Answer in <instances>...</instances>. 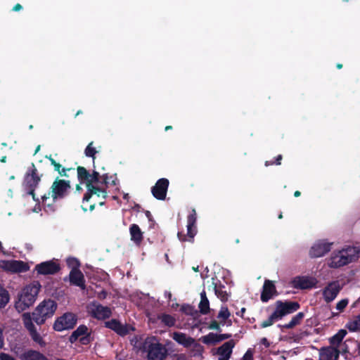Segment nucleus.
I'll return each instance as SVG.
<instances>
[{
  "label": "nucleus",
  "instance_id": "obj_1",
  "mask_svg": "<svg viewBox=\"0 0 360 360\" xmlns=\"http://www.w3.org/2000/svg\"><path fill=\"white\" fill-rule=\"evenodd\" d=\"M78 178L83 181L87 188V192L83 198L82 207L84 211H87L85 203L93 196L102 197L105 198L106 196V185L107 176H101L98 172H94L90 174L87 170L83 167H77Z\"/></svg>",
  "mask_w": 360,
  "mask_h": 360
},
{
  "label": "nucleus",
  "instance_id": "obj_2",
  "mask_svg": "<svg viewBox=\"0 0 360 360\" xmlns=\"http://www.w3.org/2000/svg\"><path fill=\"white\" fill-rule=\"evenodd\" d=\"M131 344L138 351L146 352L148 360H165L167 356L166 347L153 336L146 338L141 335L134 336Z\"/></svg>",
  "mask_w": 360,
  "mask_h": 360
},
{
  "label": "nucleus",
  "instance_id": "obj_3",
  "mask_svg": "<svg viewBox=\"0 0 360 360\" xmlns=\"http://www.w3.org/2000/svg\"><path fill=\"white\" fill-rule=\"evenodd\" d=\"M359 248L353 246H348L334 251L328 259V265L334 269L342 267L356 260L359 257Z\"/></svg>",
  "mask_w": 360,
  "mask_h": 360
},
{
  "label": "nucleus",
  "instance_id": "obj_4",
  "mask_svg": "<svg viewBox=\"0 0 360 360\" xmlns=\"http://www.w3.org/2000/svg\"><path fill=\"white\" fill-rule=\"evenodd\" d=\"M41 289L38 281H34L24 287L18 295V300L15 303V308L21 311L32 306L36 301Z\"/></svg>",
  "mask_w": 360,
  "mask_h": 360
},
{
  "label": "nucleus",
  "instance_id": "obj_5",
  "mask_svg": "<svg viewBox=\"0 0 360 360\" xmlns=\"http://www.w3.org/2000/svg\"><path fill=\"white\" fill-rule=\"evenodd\" d=\"M57 309V304L52 300L41 302L33 312L34 321L38 324H43L46 319L53 316Z\"/></svg>",
  "mask_w": 360,
  "mask_h": 360
},
{
  "label": "nucleus",
  "instance_id": "obj_6",
  "mask_svg": "<svg viewBox=\"0 0 360 360\" xmlns=\"http://www.w3.org/2000/svg\"><path fill=\"white\" fill-rule=\"evenodd\" d=\"M275 305L276 308L273 314L278 320L296 311L300 308V304L296 302L277 301Z\"/></svg>",
  "mask_w": 360,
  "mask_h": 360
},
{
  "label": "nucleus",
  "instance_id": "obj_7",
  "mask_svg": "<svg viewBox=\"0 0 360 360\" xmlns=\"http://www.w3.org/2000/svg\"><path fill=\"white\" fill-rule=\"evenodd\" d=\"M87 311L91 316L99 320L109 318L112 314L110 308L103 306L96 302H91L88 304Z\"/></svg>",
  "mask_w": 360,
  "mask_h": 360
},
{
  "label": "nucleus",
  "instance_id": "obj_8",
  "mask_svg": "<svg viewBox=\"0 0 360 360\" xmlns=\"http://www.w3.org/2000/svg\"><path fill=\"white\" fill-rule=\"evenodd\" d=\"M40 178L37 174V169L32 165V169L30 172L27 173L25 177L24 186L27 191V195H32L34 200L37 201L35 199L34 191L39 184Z\"/></svg>",
  "mask_w": 360,
  "mask_h": 360
},
{
  "label": "nucleus",
  "instance_id": "obj_9",
  "mask_svg": "<svg viewBox=\"0 0 360 360\" xmlns=\"http://www.w3.org/2000/svg\"><path fill=\"white\" fill-rule=\"evenodd\" d=\"M77 323V317L74 314L65 313L54 323L53 328L57 331H63L72 328Z\"/></svg>",
  "mask_w": 360,
  "mask_h": 360
},
{
  "label": "nucleus",
  "instance_id": "obj_10",
  "mask_svg": "<svg viewBox=\"0 0 360 360\" xmlns=\"http://www.w3.org/2000/svg\"><path fill=\"white\" fill-rule=\"evenodd\" d=\"M0 268L11 273H22L29 269V266L18 260H0Z\"/></svg>",
  "mask_w": 360,
  "mask_h": 360
},
{
  "label": "nucleus",
  "instance_id": "obj_11",
  "mask_svg": "<svg viewBox=\"0 0 360 360\" xmlns=\"http://www.w3.org/2000/svg\"><path fill=\"white\" fill-rule=\"evenodd\" d=\"M342 290V285L338 281H334L328 283L323 289V297L326 302H333Z\"/></svg>",
  "mask_w": 360,
  "mask_h": 360
},
{
  "label": "nucleus",
  "instance_id": "obj_12",
  "mask_svg": "<svg viewBox=\"0 0 360 360\" xmlns=\"http://www.w3.org/2000/svg\"><path fill=\"white\" fill-rule=\"evenodd\" d=\"M69 188L70 185L67 181L61 179L56 180L51 186V191L49 195H51L53 200L55 201L58 198H63Z\"/></svg>",
  "mask_w": 360,
  "mask_h": 360
},
{
  "label": "nucleus",
  "instance_id": "obj_13",
  "mask_svg": "<svg viewBox=\"0 0 360 360\" xmlns=\"http://www.w3.org/2000/svg\"><path fill=\"white\" fill-rule=\"evenodd\" d=\"M105 326L112 330L121 336H124L134 330L132 326L127 324H122L120 321L114 319L108 321H105Z\"/></svg>",
  "mask_w": 360,
  "mask_h": 360
},
{
  "label": "nucleus",
  "instance_id": "obj_14",
  "mask_svg": "<svg viewBox=\"0 0 360 360\" xmlns=\"http://www.w3.org/2000/svg\"><path fill=\"white\" fill-rule=\"evenodd\" d=\"M347 335L345 330H340L335 335L331 337L329 340L330 347H335L336 350H340L342 354L347 352V347L343 339Z\"/></svg>",
  "mask_w": 360,
  "mask_h": 360
},
{
  "label": "nucleus",
  "instance_id": "obj_15",
  "mask_svg": "<svg viewBox=\"0 0 360 360\" xmlns=\"http://www.w3.org/2000/svg\"><path fill=\"white\" fill-rule=\"evenodd\" d=\"M331 244L323 240L316 242L309 250V256L312 258L321 257L328 253Z\"/></svg>",
  "mask_w": 360,
  "mask_h": 360
},
{
  "label": "nucleus",
  "instance_id": "obj_16",
  "mask_svg": "<svg viewBox=\"0 0 360 360\" xmlns=\"http://www.w3.org/2000/svg\"><path fill=\"white\" fill-rule=\"evenodd\" d=\"M235 345L236 343L233 340L226 342L218 347L213 354L218 355V360H229Z\"/></svg>",
  "mask_w": 360,
  "mask_h": 360
},
{
  "label": "nucleus",
  "instance_id": "obj_17",
  "mask_svg": "<svg viewBox=\"0 0 360 360\" xmlns=\"http://www.w3.org/2000/svg\"><path fill=\"white\" fill-rule=\"evenodd\" d=\"M169 181L167 179H159L152 188L153 196L158 200H164L166 197Z\"/></svg>",
  "mask_w": 360,
  "mask_h": 360
},
{
  "label": "nucleus",
  "instance_id": "obj_18",
  "mask_svg": "<svg viewBox=\"0 0 360 360\" xmlns=\"http://www.w3.org/2000/svg\"><path fill=\"white\" fill-rule=\"evenodd\" d=\"M59 265L53 261L41 262L35 266V270L38 274L43 275L54 274L59 270Z\"/></svg>",
  "mask_w": 360,
  "mask_h": 360
},
{
  "label": "nucleus",
  "instance_id": "obj_19",
  "mask_svg": "<svg viewBox=\"0 0 360 360\" xmlns=\"http://www.w3.org/2000/svg\"><path fill=\"white\" fill-rule=\"evenodd\" d=\"M294 286L301 289H308L314 287L317 281L314 277L299 276L293 281Z\"/></svg>",
  "mask_w": 360,
  "mask_h": 360
},
{
  "label": "nucleus",
  "instance_id": "obj_20",
  "mask_svg": "<svg viewBox=\"0 0 360 360\" xmlns=\"http://www.w3.org/2000/svg\"><path fill=\"white\" fill-rule=\"evenodd\" d=\"M340 353L335 347H323L319 350V360H338Z\"/></svg>",
  "mask_w": 360,
  "mask_h": 360
},
{
  "label": "nucleus",
  "instance_id": "obj_21",
  "mask_svg": "<svg viewBox=\"0 0 360 360\" xmlns=\"http://www.w3.org/2000/svg\"><path fill=\"white\" fill-rule=\"evenodd\" d=\"M88 335V328L84 325H81L72 333L70 337V341L71 342H75L77 340H79L81 342L85 343V341L87 340Z\"/></svg>",
  "mask_w": 360,
  "mask_h": 360
},
{
  "label": "nucleus",
  "instance_id": "obj_22",
  "mask_svg": "<svg viewBox=\"0 0 360 360\" xmlns=\"http://www.w3.org/2000/svg\"><path fill=\"white\" fill-rule=\"evenodd\" d=\"M276 294V288L272 281L266 280L263 286V291L261 295L262 302L269 301Z\"/></svg>",
  "mask_w": 360,
  "mask_h": 360
},
{
  "label": "nucleus",
  "instance_id": "obj_23",
  "mask_svg": "<svg viewBox=\"0 0 360 360\" xmlns=\"http://www.w3.org/2000/svg\"><path fill=\"white\" fill-rule=\"evenodd\" d=\"M172 337L179 345H181L185 347H190L191 345L193 344L195 340L186 334L181 332L173 333Z\"/></svg>",
  "mask_w": 360,
  "mask_h": 360
},
{
  "label": "nucleus",
  "instance_id": "obj_24",
  "mask_svg": "<svg viewBox=\"0 0 360 360\" xmlns=\"http://www.w3.org/2000/svg\"><path fill=\"white\" fill-rule=\"evenodd\" d=\"M196 212L193 209L191 213L188 216L187 218V235L191 238H193L196 234Z\"/></svg>",
  "mask_w": 360,
  "mask_h": 360
},
{
  "label": "nucleus",
  "instance_id": "obj_25",
  "mask_svg": "<svg viewBox=\"0 0 360 360\" xmlns=\"http://www.w3.org/2000/svg\"><path fill=\"white\" fill-rule=\"evenodd\" d=\"M212 285L215 292V295L221 300L226 301L229 294L225 289L224 285H221L217 279L212 278Z\"/></svg>",
  "mask_w": 360,
  "mask_h": 360
},
{
  "label": "nucleus",
  "instance_id": "obj_26",
  "mask_svg": "<svg viewBox=\"0 0 360 360\" xmlns=\"http://www.w3.org/2000/svg\"><path fill=\"white\" fill-rule=\"evenodd\" d=\"M70 282L82 288H84V278L83 274L79 269H72L70 273Z\"/></svg>",
  "mask_w": 360,
  "mask_h": 360
},
{
  "label": "nucleus",
  "instance_id": "obj_27",
  "mask_svg": "<svg viewBox=\"0 0 360 360\" xmlns=\"http://www.w3.org/2000/svg\"><path fill=\"white\" fill-rule=\"evenodd\" d=\"M131 240L140 245L143 240V232L137 224H133L129 227Z\"/></svg>",
  "mask_w": 360,
  "mask_h": 360
},
{
  "label": "nucleus",
  "instance_id": "obj_28",
  "mask_svg": "<svg viewBox=\"0 0 360 360\" xmlns=\"http://www.w3.org/2000/svg\"><path fill=\"white\" fill-rule=\"evenodd\" d=\"M21 360H47L46 358L37 351L29 350L20 356Z\"/></svg>",
  "mask_w": 360,
  "mask_h": 360
},
{
  "label": "nucleus",
  "instance_id": "obj_29",
  "mask_svg": "<svg viewBox=\"0 0 360 360\" xmlns=\"http://www.w3.org/2000/svg\"><path fill=\"white\" fill-rule=\"evenodd\" d=\"M198 307L202 314H207L210 311V302L204 290L200 293V302Z\"/></svg>",
  "mask_w": 360,
  "mask_h": 360
},
{
  "label": "nucleus",
  "instance_id": "obj_30",
  "mask_svg": "<svg viewBox=\"0 0 360 360\" xmlns=\"http://www.w3.org/2000/svg\"><path fill=\"white\" fill-rule=\"evenodd\" d=\"M190 347H191V353L193 356L198 358L202 357V354L204 352V347L202 345L196 342L194 340L193 344H192Z\"/></svg>",
  "mask_w": 360,
  "mask_h": 360
},
{
  "label": "nucleus",
  "instance_id": "obj_31",
  "mask_svg": "<svg viewBox=\"0 0 360 360\" xmlns=\"http://www.w3.org/2000/svg\"><path fill=\"white\" fill-rule=\"evenodd\" d=\"M346 327L352 332L360 330V315L350 320L347 323Z\"/></svg>",
  "mask_w": 360,
  "mask_h": 360
},
{
  "label": "nucleus",
  "instance_id": "obj_32",
  "mask_svg": "<svg viewBox=\"0 0 360 360\" xmlns=\"http://www.w3.org/2000/svg\"><path fill=\"white\" fill-rule=\"evenodd\" d=\"M230 316L231 314L228 308L226 307L223 306L221 307L219 311L217 318L219 319L220 323L222 326H224L226 324V321L230 317Z\"/></svg>",
  "mask_w": 360,
  "mask_h": 360
},
{
  "label": "nucleus",
  "instance_id": "obj_33",
  "mask_svg": "<svg viewBox=\"0 0 360 360\" xmlns=\"http://www.w3.org/2000/svg\"><path fill=\"white\" fill-rule=\"evenodd\" d=\"M303 318H304V313L299 312L298 314H297L295 316H293L292 318L291 321L288 323L284 325L283 327L285 328H292L295 326L300 324L301 321L303 319Z\"/></svg>",
  "mask_w": 360,
  "mask_h": 360
},
{
  "label": "nucleus",
  "instance_id": "obj_34",
  "mask_svg": "<svg viewBox=\"0 0 360 360\" xmlns=\"http://www.w3.org/2000/svg\"><path fill=\"white\" fill-rule=\"evenodd\" d=\"M200 340L206 345L216 344L219 342L217 334L214 333H210L209 334L201 337Z\"/></svg>",
  "mask_w": 360,
  "mask_h": 360
},
{
  "label": "nucleus",
  "instance_id": "obj_35",
  "mask_svg": "<svg viewBox=\"0 0 360 360\" xmlns=\"http://www.w3.org/2000/svg\"><path fill=\"white\" fill-rule=\"evenodd\" d=\"M32 319L34 320V319L32 318L30 314L29 313H25L22 315V321L24 325L29 331L35 328L34 324L32 323Z\"/></svg>",
  "mask_w": 360,
  "mask_h": 360
},
{
  "label": "nucleus",
  "instance_id": "obj_36",
  "mask_svg": "<svg viewBox=\"0 0 360 360\" xmlns=\"http://www.w3.org/2000/svg\"><path fill=\"white\" fill-rule=\"evenodd\" d=\"M9 301V295L7 290L0 287V307H4Z\"/></svg>",
  "mask_w": 360,
  "mask_h": 360
},
{
  "label": "nucleus",
  "instance_id": "obj_37",
  "mask_svg": "<svg viewBox=\"0 0 360 360\" xmlns=\"http://www.w3.org/2000/svg\"><path fill=\"white\" fill-rule=\"evenodd\" d=\"M159 319L167 326H172L175 323V319L169 314H162L159 316Z\"/></svg>",
  "mask_w": 360,
  "mask_h": 360
},
{
  "label": "nucleus",
  "instance_id": "obj_38",
  "mask_svg": "<svg viewBox=\"0 0 360 360\" xmlns=\"http://www.w3.org/2000/svg\"><path fill=\"white\" fill-rule=\"evenodd\" d=\"M30 332V334L32 338V340L36 342L37 343H38L39 345H40L41 346H44L45 345V342H44L42 338L41 337V335L37 333V331L36 330V329H33Z\"/></svg>",
  "mask_w": 360,
  "mask_h": 360
},
{
  "label": "nucleus",
  "instance_id": "obj_39",
  "mask_svg": "<svg viewBox=\"0 0 360 360\" xmlns=\"http://www.w3.org/2000/svg\"><path fill=\"white\" fill-rule=\"evenodd\" d=\"M46 158L50 160L51 164L54 167V169L56 171L58 172V173L60 175H64V176L65 175V169H62V170L60 171V168H61L60 164L56 162V160L51 158V156H46Z\"/></svg>",
  "mask_w": 360,
  "mask_h": 360
},
{
  "label": "nucleus",
  "instance_id": "obj_40",
  "mask_svg": "<svg viewBox=\"0 0 360 360\" xmlns=\"http://www.w3.org/2000/svg\"><path fill=\"white\" fill-rule=\"evenodd\" d=\"M46 158L50 160L51 164L54 167V169L56 171L58 172V173L60 175H64V176L65 175V169H62V170L60 171V168H61L60 164L56 162V160L51 158V156H46Z\"/></svg>",
  "mask_w": 360,
  "mask_h": 360
},
{
  "label": "nucleus",
  "instance_id": "obj_41",
  "mask_svg": "<svg viewBox=\"0 0 360 360\" xmlns=\"http://www.w3.org/2000/svg\"><path fill=\"white\" fill-rule=\"evenodd\" d=\"M46 158L50 160L51 164L54 167V169L56 171L58 172V173L60 175H64V176L65 175V169H62V170L60 171V168H61L60 164L56 162V160L51 158V156H46Z\"/></svg>",
  "mask_w": 360,
  "mask_h": 360
},
{
  "label": "nucleus",
  "instance_id": "obj_42",
  "mask_svg": "<svg viewBox=\"0 0 360 360\" xmlns=\"http://www.w3.org/2000/svg\"><path fill=\"white\" fill-rule=\"evenodd\" d=\"M278 321V319L275 317L274 314H272L269 317L267 320H265L262 322L261 327L266 328L271 326L275 321Z\"/></svg>",
  "mask_w": 360,
  "mask_h": 360
},
{
  "label": "nucleus",
  "instance_id": "obj_43",
  "mask_svg": "<svg viewBox=\"0 0 360 360\" xmlns=\"http://www.w3.org/2000/svg\"><path fill=\"white\" fill-rule=\"evenodd\" d=\"M97 153L96 148L93 147V143H90L85 149V155L88 157L94 158L95 154Z\"/></svg>",
  "mask_w": 360,
  "mask_h": 360
},
{
  "label": "nucleus",
  "instance_id": "obj_44",
  "mask_svg": "<svg viewBox=\"0 0 360 360\" xmlns=\"http://www.w3.org/2000/svg\"><path fill=\"white\" fill-rule=\"evenodd\" d=\"M67 263L72 269H78L79 263L77 259L75 258H69L67 259Z\"/></svg>",
  "mask_w": 360,
  "mask_h": 360
},
{
  "label": "nucleus",
  "instance_id": "obj_45",
  "mask_svg": "<svg viewBox=\"0 0 360 360\" xmlns=\"http://www.w3.org/2000/svg\"><path fill=\"white\" fill-rule=\"evenodd\" d=\"M348 302L349 301L347 299H343L339 301L336 304L337 310H338L339 311H343L348 304Z\"/></svg>",
  "mask_w": 360,
  "mask_h": 360
},
{
  "label": "nucleus",
  "instance_id": "obj_46",
  "mask_svg": "<svg viewBox=\"0 0 360 360\" xmlns=\"http://www.w3.org/2000/svg\"><path fill=\"white\" fill-rule=\"evenodd\" d=\"M220 325H221L220 322L218 323L216 321H212L209 326V328L211 330H220Z\"/></svg>",
  "mask_w": 360,
  "mask_h": 360
},
{
  "label": "nucleus",
  "instance_id": "obj_47",
  "mask_svg": "<svg viewBox=\"0 0 360 360\" xmlns=\"http://www.w3.org/2000/svg\"><path fill=\"white\" fill-rule=\"evenodd\" d=\"M242 360H253V353L251 349H248L243 356Z\"/></svg>",
  "mask_w": 360,
  "mask_h": 360
},
{
  "label": "nucleus",
  "instance_id": "obj_48",
  "mask_svg": "<svg viewBox=\"0 0 360 360\" xmlns=\"http://www.w3.org/2000/svg\"><path fill=\"white\" fill-rule=\"evenodd\" d=\"M0 360H16V359L8 354L1 352V353H0Z\"/></svg>",
  "mask_w": 360,
  "mask_h": 360
},
{
  "label": "nucleus",
  "instance_id": "obj_49",
  "mask_svg": "<svg viewBox=\"0 0 360 360\" xmlns=\"http://www.w3.org/2000/svg\"><path fill=\"white\" fill-rule=\"evenodd\" d=\"M231 334H220V335L217 334L218 342H219L222 340H226V339L231 338Z\"/></svg>",
  "mask_w": 360,
  "mask_h": 360
},
{
  "label": "nucleus",
  "instance_id": "obj_50",
  "mask_svg": "<svg viewBox=\"0 0 360 360\" xmlns=\"http://www.w3.org/2000/svg\"><path fill=\"white\" fill-rule=\"evenodd\" d=\"M4 345V336H3V330L0 328V349L3 348Z\"/></svg>",
  "mask_w": 360,
  "mask_h": 360
},
{
  "label": "nucleus",
  "instance_id": "obj_51",
  "mask_svg": "<svg viewBox=\"0 0 360 360\" xmlns=\"http://www.w3.org/2000/svg\"><path fill=\"white\" fill-rule=\"evenodd\" d=\"M261 342L266 347H269V343L266 338H264L261 340Z\"/></svg>",
  "mask_w": 360,
  "mask_h": 360
},
{
  "label": "nucleus",
  "instance_id": "obj_52",
  "mask_svg": "<svg viewBox=\"0 0 360 360\" xmlns=\"http://www.w3.org/2000/svg\"><path fill=\"white\" fill-rule=\"evenodd\" d=\"M22 9V6L19 4H16L14 7H13V11H18Z\"/></svg>",
  "mask_w": 360,
  "mask_h": 360
},
{
  "label": "nucleus",
  "instance_id": "obj_53",
  "mask_svg": "<svg viewBox=\"0 0 360 360\" xmlns=\"http://www.w3.org/2000/svg\"><path fill=\"white\" fill-rule=\"evenodd\" d=\"M165 296L166 298H167L168 300H170L171 297H172V293L169 291H165Z\"/></svg>",
  "mask_w": 360,
  "mask_h": 360
},
{
  "label": "nucleus",
  "instance_id": "obj_54",
  "mask_svg": "<svg viewBox=\"0 0 360 360\" xmlns=\"http://www.w3.org/2000/svg\"><path fill=\"white\" fill-rule=\"evenodd\" d=\"M39 210H41L40 205L37 204L32 211L34 212H38Z\"/></svg>",
  "mask_w": 360,
  "mask_h": 360
},
{
  "label": "nucleus",
  "instance_id": "obj_55",
  "mask_svg": "<svg viewBox=\"0 0 360 360\" xmlns=\"http://www.w3.org/2000/svg\"><path fill=\"white\" fill-rule=\"evenodd\" d=\"M178 237H179V240H181L184 241V240H186V236L184 235H182L181 233H178Z\"/></svg>",
  "mask_w": 360,
  "mask_h": 360
},
{
  "label": "nucleus",
  "instance_id": "obj_56",
  "mask_svg": "<svg viewBox=\"0 0 360 360\" xmlns=\"http://www.w3.org/2000/svg\"><path fill=\"white\" fill-rule=\"evenodd\" d=\"M281 159H282V155H278V157L276 158V165L281 164Z\"/></svg>",
  "mask_w": 360,
  "mask_h": 360
},
{
  "label": "nucleus",
  "instance_id": "obj_57",
  "mask_svg": "<svg viewBox=\"0 0 360 360\" xmlns=\"http://www.w3.org/2000/svg\"><path fill=\"white\" fill-rule=\"evenodd\" d=\"M49 198V197H47L46 195H42V196H41L42 201H43V202H44V204H46V200H47Z\"/></svg>",
  "mask_w": 360,
  "mask_h": 360
},
{
  "label": "nucleus",
  "instance_id": "obj_58",
  "mask_svg": "<svg viewBox=\"0 0 360 360\" xmlns=\"http://www.w3.org/2000/svg\"><path fill=\"white\" fill-rule=\"evenodd\" d=\"M294 195L295 197H299L300 195V192L298 191H295V193H294Z\"/></svg>",
  "mask_w": 360,
  "mask_h": 360
},
{
  "label": "nucleus",
  "instance_id": "obj_59",
  "mask_svg": "<svg viewBox=\"0 0 360 360\" xmlns=\"http://www.w3.org/2000/svg\"><path fill=\"white\" fill-rule=\"evenodd\" d=\"M94 207H95V204H91L89 206V210H93L94 209Z\"/></svg>",
  "mask_w": 360,
  "mask_h": 360
},
{
  "label": "nucleus",
  "instance_id": "obj_60",
  "mask_svg": "<svg viewBox=\"0 0 360 360\" xmlns=\"http://www.w3.org/2000/svg\"><path fill=\"white\" fill-rule=\"evenodd\" d=\"M124 198L125 200H128L129 199V195L127 193L124 194Z\"/></svg>",
  "mask_w": 360,
  "mask_h": 360
},
{
  "label": "nucleus",
  "instance_id": "obj_61",
  "mask_svg": "<svg viewBox=\"0 0 360 360\" xmlns=\"http://www.w3.org/2000/svg\"><path fill=\"white\" fill-rule=\"evenodd\" d=\"M358 354L360 356V342L358 343Z\"/></svg>",
  "mask_w": 360,
  "mask_h": 360
},
{
  "label": "nucleus",
  "instance_id": "obj_62",
  "mask_svg": "<svg viewBox=\"0 0 360 360\" xmlns=\"http://www.w3.org/2000/svg\"><path fill=\"white\" fill-rule=\"evenodd\" d=\"M198 269H199V266H196V267H193V270L195 271H198Z\"/></svg>",
  "mask_w": 360,
  "mask_h": 360
},
{
  "label": "nucleus",
  "instance_id": "obj_63",
  "mask_svg": "<svg viewBox=\"0 0 360 360\" xmlns=\"http://www.w3.org/2000/svg\"><path fill=\"white\" fill-rule=\"evenodd\" d=\"M342 64H338V65H337V68H338V69L342 68Z\"/></svg>",
  "mask_w": 360,
  "mask_h": 360
},
{
  "label": "nucleus",
  "instance_id": "obj_64",
  "mask_svg": "<svg viewBox=\"0 0 360 360\" xmlns=\"http://www.w3.org/2000/svg\"><path fill=\"white\" fill-rule=\"evenodd\" d=\"M1 161L2 162H6V157H3L1 159Z\"/></svg>",
  "mask_w": 360,
  "mask_h": 360
}]
</instances>
